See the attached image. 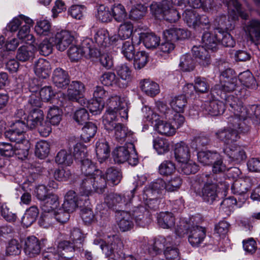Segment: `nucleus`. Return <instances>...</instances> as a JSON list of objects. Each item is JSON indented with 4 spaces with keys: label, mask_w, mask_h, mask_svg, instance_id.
<instances>
[{
    "label": "nucleus",
    "mask_w": 260,
    "mask_h": 260,
    "mask_svg": "<svg viewBox=\"0 0 260 260\" xmlns=\"http://www.w3.org/2000/svg\"><path fill=\"white\" fill-rule=\"evenodd\" d=\"M108 109L103 116V122L105 128L108 131H114V137L119 143H134L136 141L133 133L123 124L119 122V118H128V105L127 100L124 96H111L107 101Z\"/></svg>",
    "instance_id": "obj_1"
},
{
    "label": "nucleus",
    "mask_w": 260,
    "mask_h": 260,
    "mask_svg": "<svg viewBox=\"0 0 260 260\" xmlns=\"http://www.w3.org/2000/svg\"><path fill=\"white\" fill-rule=\"evenodd\" d=\"M212 94L219 96L225 100V104L229 106V111H239L242 100L249 95V92L239 85L238 80L236 78H231L229 80L223 81L220 84L215 85L211 88Z\"/></svg>",
    "instance_id": "obj_2"
},
{
    "label": "nucleus",
    "mask_w": 260,
    "mask_h": 260,
    "mask_svg": "<svg viewBox=\"0 0 260 260\" xmlns=\"http://www.w3.org/2000/svg\"><path fill=\"white\" fill-rule=\"evenodd\" d=\"M230 116L227 117L228 127L221 128L215 133L217 139L226 144V146L232 145L239 139V134L247 133L249 131L250 125L246 121H242L239 115L245 118L246 111H230Z\"/></svg>",
    "instance_id": "obj_3"
},
{
    "label": "nucleus",
    "mask_w": 260,
    "mask_h": 260,
    "mask_svg": "<svg viewBox=\"0 0 260 260\" xmlns=\"http://www.w3.org/2000/svg\"><path fill=\"white\" fill-rule=\"evenodd\" d=\"M199 182L204 184L201 191L203 200L210 204L218 198L220 192H223L225 195L230 186L225 179L217 174H202L199 177Z\"/></svg>",
    "instance_id": "obj_4"
},
{
    "label": "nucleus",
    "mask_w": 260,
    "mask_h": 260,
    "mask_svg": "<svg viewBox=\"0 0 260 260\" xmlns=\"http://www.w3.org/2000/svg\"><path fill=\"white\" fill-rule=\"evenodd\" d=\"M201 219L200 216H192L188 223L185 225H177L175 229L176 234L179 237H182L188 231V240L193 247H198L204 240L206 237V231L205 228L199 226Z\"/></svg>",
    "instance_id": "obj_5"
},
{
    "label": "nucleus",
    "mask_w": 260,
    "mask_h": 260,
    "mask_svg": "<svg viewBox=\"0 0 260 260\" xmlns=\"http://www.w3.org/2000/svg\"><path fill=\"white\" fill-rule=\"evenodd\" d=\"M107 180L102 171H96L92 175L83 179L80 184L82 196H88L92 191L103 193L107 187Z\"/></svg>",
    "instance_id": "obj_6"
},
{
    "label": "nucleus",
    "mask_w": 260,
    "mask_h": 260,
    "mask_svg": "<svg viewBox=\"0 0 260 260\" xmlns=\"http://www.w3.org/2000/svg\"><path fill=\"white\" fill-rule=\"evenodd\" d=\"M151 13L158 19H165L171 23L175 22L180 17L179 12L168 1L153 2L150 6Z\"/></svg>",
    "instance_id": "obj_7"
},
{
    "label": "nucleus",
    "mask_w": 260,
    "mask_h": 260,
    "mask_svg": "<svg viewBox=\"0 0 260 260\" xmlns=\"http://www.w3.org/2000/svg\"><path fill=\"white\" fill-rule=\"evenodd\" d=\"M74 147L73 155L75 159L78 160L81 162V170L82 173L85 175V178L91 176L96 171L97 169L95 165L88 158H86V148L81 143H76L75 142H70L69 147Z\"/></svg>",
    "instance_id": "obj_8"
},
{
    "label": "nucleus",
    "mask_w": 260,
    "mask_h": 260,
    "mask_svg": "<svg viewBox=\"0 0 260 260\" xmlns=\"http://www.w3.org/2000/svg\"><path fill=\"white\" fill-rule=\"evenodd\" d=\"M183 19L186 25L198 31L203 29H209L211 23L208 17L205 15H200L192 9H186L182 14Z\"/></svg>",
    "instance_id": "obj_9"
},
{
    "label": "nucleus",
    "mask_w": 260,
    "mask_h": 260,
    "mask_svg": "<svg viewBox=\"0 0 260 260\" xmlns=\"http://www.w3.org/2000/svg\"><path fill=\"white\" fill-rule=\"evenodd\" d=\"M115 162L123 163L126 161L132 166H136L139 162L134 143L126 142L124 146L117 147L113 152Z\"/></svg>",
    "instance_id": "obj_10"
},
{
    "label": "nucleus",
    "mask_w": 260,
    "mask_h": 260,
    "mask_svg": "<svg viewBox=\"0 0 260 260\" xmlns=\"http://www.w3.org/2000/svg\"><path fill=\"white\" fill-rule=\"evenodd\" d=\"M108 245L101 246V249L105 255L109 257L108 260H123L125 254L122 252L123 243L117 235L108 237Z\"/></svg>",
    "instance_id": "obj_11"
},
{
    "label": "nucleus",
    "mask_w": 260,
    "mask_h": 260,
    "mask_svg": "<svg viewBox=\"0 0 260 260\" xmlns=\"http://www.w3.org/2000/svg\"><path fill=\"white\" fill-rule=\"evenodd\" d=\"M163 184L162 179H158L145 187L142 194L143 200L153 201V204L150 206L151 207L155 208L158 206V199L165 193Z\"/></svg>",
    "instance_id": "obj_12"
},
{
    "label": "nucleus",
    "mask_w": 260,
    "mask_h": 260,
    "mask_svg": "<svg viewBox=\"0 0 260 260\" xmlns=\"http://www.w3.org/2000/svg\"><path fill=\"white\" fill-rule=\"evenodd\" d=\"M85 43L82 47L73 46L68 50V56L72 61H77L83 55H89L91 57H96L100 54V51L96 49L91 48L90 46H85Z\"/></svg>",
    "instance_id": "obj_13"
},
{
    "label": "nucleus",
    "mask_w": 260,
    "mask_h": 260,
    "mask_svg": "<svg viewBox=\"0 0 260 260\" xmlns=\"http://www.w3.org/2000/svg\"><path fill=\"white\" fill-rule=\"evenodd\" d=\"M128 212L136 223L141 226H145L150 222L149 211L142 203L137 206H134L132 209Z\"/></svg>",
    "instance_id": "obj_14"
},
{
    "label": "nucleus",
    "mask_w": 260,
    "mask_h": 260,
    "mask_svg": "<svg viewBox=\"0 0 260 260\" xmlns=\"http://www.w3.org/2000/svg\"><path fill=\"white\" fill-rule=\"evenodd\" d=\"M85 87L80 81H73L69 85L67 91L68 99L72 101H76L81 105L85 104V99L82 98L84 92Z\"/></svg>",
    "instance_id": "obj_15"
},
{
    "label": "nucleus",
    "mask_w": 260,
    "mask_h": 260,
    "mask_svg": "<svg viewBox=\"0 0 260 260\" xmlns=\"http://www.w3.org/2000/svg\"><path fill=\"white\" fill-rule=\"evenodd\" d=\"M227 106L223 102L213 100L205 102L201 106L203 114L205 115L216 116L223 113Z\"/></svg>",
    "instance_id": "obj_16"
},
{
    "label": "nucleus",
    "mask_w": 260,
    "mask_h": 260,
    "mask_svg": "<svg viewBox=\"0 0 260 260\" xmlns=\"http://www.w3.org/2000/svg\"><path fill=\"white\" fill-rule=\"evenodd\" d=\"M172 239L173 237L170 236L166 238L159 236L155 238L153 241H149L148 242V252L152 255H157L160 253L168 246V245L172 244Z\"/></svg>",
    "instance_id": "obj_17"
},
{
    "label": "nucleus",
    "mask_w": 260,
    "mask_h": 260,
    "mask_svg": "<svg viewBox=\"0 0 260 260\" xmlns=\"http://www.w3.org/2000/svg\"><path fill=\"white\" fill-rule=\"evenodd\" d=\"M74 37L67 30H61L56 33L53 41L56 48L60 51H64L74 40Z\"/></svg>",
    "instance_id": "obj_18"
},
{
    "label": "nucleus",
    "mask_w": 260,
    "mask_h": 260,
    "mask_svg": "<svg viewBox=\"0 0 260 260\" xmlns=\"http://www.w3.org/2000/svg\"><path fill=\"white\" fill-rule=\"evenodd\" d=\"M239 105L240 107L242 109L241 110L239 109V110L241 111L244 110L246 111L245 121H246V123L249 125L251 119L253 120V122L255 124H257L260 123V105H253L249 106L248 107H244L243 106L242 101L241 102V104ZM239 116L240 117L242 121H244V118H243L241 115H239Z\"/></svg>",
    "instance_id": "obj_19"
},
{
    "label": "nucleus",
    "mask_w": 260,
    "mask_h": 260,
    "mask_svg": "<svg viewBox=\"0 0 260 260\" xmlns=\"http://www.w3.org/2000/svg\"><path fill=\"white\" fill-rule=\"evenodd\" d=\"M84 206L83 200L78 197L76 192L73 190L69 191L64 197V201L62 206L66 211L73 212L78 207Z\"/></svg>",
    "instance_id": "obj_20"
},
{
    "label": "nucleus",
    "mask_w": 260,
    "mask_h": 260,
    "mask_svg": "<svg viewBox=\"0 0 260 260\" xmlns=\"http://www.w3.org/2000/svg\"><path fill=\"white\" fill-rule=\"evenodd\" d=\"M222 2L227 6L229 16L233 20H236L238 16L244 19L247 18L248 15L242 11L241 5L237 0H222Z\"/></svg>",
    "instance_id": "obj_21"
},
{
    "label": "nucleus",
    "mask_w": 260,
    "mask_h": 260,
    "mask_svg": "<svg viewBox=\"0 0 260 260\" xmlns=\"http://www.w3.org/2000/svg\"><path fill=\"white\" fill-rule=\"evenodd\" d=\"M165 38L173 42L184 40L190 36V32L187 29L178 27H172L164 32Z\"/></svg>",
    "instance_id": "obj_22"
},
{
    "label": "nucleus",
    "mask_w": 260,
    "mask_h": 260,
    "mask_svg": "<svg viewBox=\"0 0 260 260\" xmlns=\"http://www.w3.org/2000/svg\"><path fill=\"white\" fill-rule=\"evenodd\" d=\"M39 240L35 236L27 238L24 242V251L26 255L34 257L39 254L41 251Z\"/></svg>",
    "instance_id": "obj_23"
},
{
    "label": "nucleus",
    "mask_w": 260,
    "mask_h": 260,
    "mask_svg": "<svg viewBox=\"0 0 260 260\" xmlns=\"http://www.w3.org/2000/svg\"><path fill=\"white\" fill-rule=\"evenodd\" d=\"M70 142H75L76 143H77L75 139L72 138L68 142V147L69 149V151L65 149H61L57 153L55 157V161L58 165L69 166L72 164L73 159L71 154V151H72V149H74V147L72 146L70 148L69 143Z\"/></svg>",
    "instance_id": "obj_24"
},
{
    "label": "nucleus",
    "mask_w": 260,
    "mask_h": 260,
    "mask_svg": "<svg viewBox=\"0 0 260 260\" xmlns=\"http://www.w3.org/2000/svg\"><path fill=\"white\" fill-rule=\"evenodd\" d=\"M174 156L175 159L179 163L188 160L190 157L189 146L184 142L177 143L175 145Z\"/></svg>",
    "instance_id": "obj_25"
},
{
    "label": "nucleus",
    "mask_w": 260,
    "mask_h": 260,
    "mask_svg": "<svg viewBox=\"0 0 260 260\" xmlns=\"http://www.w3.org/2000/svg\"><path fill=\"white\" fill-rule=\"evenodd\" d=\"M76 249V246L70 241H63L58 243L57 250L60 258L68 260L73 257Z\"/></svg>",
    "instance_id": "obj_26"
},
{
    "label": "nucleus",
    "mask_w": 260,
    "mask_h": 260,
    "mask_svg": "<svg viewBox=\"0 0 260 260\" xmlns=\"http://www.w3.org/2000/svg\"><path fill=\"white\" fill-rule=\"evenodd\" d=\"M207 50L204 45L194 46L192 48V54L197 61L203 66L210 63V57Z\"/></svg>",
    "instance_id": "obj_27"
},
{
    "label": "nucleus",
    "mask_w": 260,
    "mask_h": 260,
    "mask_svg": "<svg viewBox=\"0 0 260 260\" xmlns=\"http://www.w3.org/2000/svg\"><path fill=\"white\" fill-rule=\"evenodd\" d=\"M223 152L232 161L240 162L246 158L244 151L235 143L226 146L223 149Z\"/></svg>",
    "instance_id": "obj_28"
},
{
    "label": "nucleus",
    "mask_w": 260,
    "mask_h": 260,
    "mask_svg": "<svg viewBox=\"0 0 260 260\" xmlns=\"http://www.w3.org/2000/svg\"><path fill=\"white\" fill-rule=\"evenodd\" d=\"M50 64L49 61L43 58H39L35 62L34 71L39 78L45 79L50 74Z\"/></svg>",
    "instance_id": "obj_29"
},
{
    "label": "nucleus",
    "mask_w": 260,
    "mask_h": 260,
    "mask_svg": "<svg viewBox=\"0 0 260 260\" xmlns=\"http://www.w3.org/2000/svg\"><path fill=\"white\" fill-rule=\"evenodd\" d=\"M250 186L251 180L249 178H238L232 184L231 190L235 194L241 195L245 193Z\"/></svg>",
    "instance_id": "obj_30"
},
{
    "label": "nucleus",
    "mask_w": 260,
    "mask_h": 260,
    "mask_svg": "<svg viewBox=\"0 0 260 260\" xmlns=\"http://www.w3.org/2000/svg\"><path fill=\"white\" fill-rule=\"evenodd\" d=\"M218 31L217 28L214 31V34H211L209 31H205L202 38V43L207 49L211 50L212 51H215L217 49V46L219 42Z\"/></svg>",
    "instance_id": "obj_31"
},
{
    "label": "nucleus",
    "mask_w": 260,
    "mask_h": 260,
    "mask_svg": "<svg viewBox=\"0 0 260 260\" xmlns=\"http://www.w3.org/2000/svg\"><path fill=\"white\" fill-rule=\"evenodd\" d=\"M29 115L26 119V123L28 128L34 129L38 126L44 119L42 110L35 108L27 112Z\"/></svg>",
    "instance_id": "obj_32"
},
{
    "label": "nucleus",
    "mask_w": 260,
    "mask_h": 260,
    "mask_svg": "<svg viewBox=\"0 0 260 260\" xmlns=\"http://www.w3.org/2000/svg\"><path fill=\"white\" fill-rule=\"evenodd\" d=\"M25 23L20 28L17 34L18 39L27 44H31L34 42V37L29 34L30 28L33 21L31 19H26Z\"/></svg>",
    "instance_id": "obj_33"
},
{
    "label": "nucleus",
    "mask_w": 260,
    "mask_h": 260,
    "mask_svg": "<svg viewBox=\"0 0 260 260\" xmlns=\"http://www.w3.org/2000/svg\"><path fill=\"white\" fill-rule=\"evenodd\" d=\"M92 41L101 48H106L110 45V36L106 29H101L94 31Z\"/></svg>",
    "instance_id": "obj_34"
},
{
    "label": "nucleus",
    "mask_w": 260,
    "mask_h": 260,
    "mask_svg": "<svg viewBox=\"0 0 260 260\" xmlns=\"http://www.w3.org/2000/svg\"><path fill=\"white\" fill-rule=\"evenodd\" d=\"M53 81L58 88H63L69 83L68 73L61 68H56L53 72Z\"/></svg>",
    "instance_id": "obj_35"
},
{
    "label": "nucleus",
    "mask_w": 260,
    "mask_h": 260,
    "mask_svg": "<svg viewBox=\"0 0 260 260\" xmlns=\"http://www.w3.org/2000/svg\"><path fill=\"white\" fill-rule=\"evenodd\" d=\"M139 40L142 41L147 48H155L160 43V38L153 32H141L139 34Z\"/></svg>",
    "instance_id": "obj_36"
},
{
    "label": "nucleus",
    "mask_w": 260,
    "mask_h": 260,
    "mask_svg": "<svg viewBox=\"0 0 260 260\" xmlns=\"http://www.w3.org/2000/svg\"><path fill=\"white\" fill-rule=\"evenodd\" d=\"M101 83L105 86H111L124 88L126 86V83H121L116 75L111 72L104 73L100 77Z\"/></svg>",
    "instance_id": "obj_37"
},
{
    "label": "nucleus",
    "mask_w": 260,
    "mask_h": 260,
    "mask_svg": "<svg viewBox=\"0 0 260 260\" xmlns=\"http://www.w3.org/2000/svg\"><path fill=\"white\" fill-rule=\"evenodd\" d=\"M141 90L147 95L154 96L159 92V87L157 83L149 79L142 80L140 82Z\"/></svg>",
    "instance_id": "obj_38"
},
{
    "label": "nucleus",
    "mask_w": 260,
    "mask_h": 260,
    "mask_svg": "<svg viewBox=\"0 0 260 260\" xmlns=\"http://www.w3.org/2000/svg\"><path fill=\"white\" fill-rule=\"evenodd\" d=\"M117 224L122 232L131 230L134 226L133 218L128 211H122L120 215Z\"/></svg>",
    "instance_id": "obj_39"
},
{
    "label": "nucleus",
    "mask_w": 260,
    "mask_h": 260,
    "mask_svg": "<svg viewBox=\"0 0 260 260\" xmlns=\"http://www.w3.org/2000/svg\"><path fill=\"white\" fill-rule=\"evenodd\" d=\"M155 130L161 135L171 136L176 133V127L170 121H158L154 125Z\"/></svg>",
    "instance_id": "obj_40"
},
{
    "label": "nucleus",
    "mask_w": 260,
    "mask_h": 260,
    "mask_svg": "<svg viewBox=\"0 0 260 260\" xmlns=\"http://www.w3.org/2000/svg\"><path fill=\"white\" fill-rule=\"evenodd\" d=\"M41 208L43 212H53L59 205L58 198L55 194H50L42 201Z\"/></svg>",
    "instance_id": "obj_41"
},
{
    "label": "nucleus",
    "mask_w": 260,
    "mask_h": 260,
    "mask_svg": "<svg viewBox=\"0 0 260 260\" xmlns=\"http://www.w3.org/2000/svg\"><path fill=\"white\" fill-rule=\"evenodd\" d=\"M95 151L100 162H102L108 158L110 151L107 142L105 140H101L97 142L95 145Z\"/></svg>",
    "instance_id": "obj_42"
},
{
    "label": "nucleus",
    "mask_w": 260,
    "mask_h": 260,
    "mask_svg": "<svg viewBox=\"0 0 260 260\" xmlns=\"http://www.w3.org/2000/svg\"><path fill=\"white\" fill-rule=\"evenodd\" d=\"M157 223L163 229H170L175 225V218L172 213L160 212L157 216Z\"/></svg>",
    "instance_id": "obj_43"
},
{
    "label": "nucleus",
    "mask_w": 260,
    "mask_h": 260,
    "mask_svg": "<svg viewBox=\"0 0 260 260\" xmlns=\"http://www.w3.org/2000/svg\"><path fill=\"white\" fill-rule=\"evenodd\" d=\"M198 159L203 165H210L215 159L219 158V153L216 151H200L198 153Z\"/></svg>",
    "instance_id": "obj_44"
},
{
    "label": "nucleus",
    "mask_w": 260,
    "mask_h": 260,
    "mask_svg": "<svg viewBox=\"0 0 260 260\" xmlns=\"http://www.w3.org/2000/svg\"><path fill=\"white\" fill-rule=\"evenodd\" d=\"M39 213V209L37 206L30 207L26 210L24 215L22 217V223L26 227L29 226L36 221Z\"/></svg>",
    "instance_id": "obj_45"
},
{
    "label": "nucleus",
    "mask_w": 260,
    "mask_h": 260,
    "mask_svg": "<svg viewBox=\"0 0 260 260\" xmlns=\"http://www.w3.org/2000/svg\"><path fill=\"white\" fill-rule=\"evenodd\" d=\"M164 183L163 190L165 193L166 191L173 192L177 191L181 186L183 180L179 176L171 177L167 182L162 180Z\"/></svg>",
    "instance_id": "obj_46"
},
{
    "label": "nucleus",
    "mask_w": 260,
    "mask_h": 260,
    "mask_svg": "<svg viewBox=\"0 0 260 260\" xmlns=\"http://www.w3.org/2000/svg\"><path fill=\"white\" fill-rule=\"evenodd\" d=\"M239 85H242L247 88H254L256 81L252 74L248 70L241 73L239 75Z\"/></svg>",
    "instance_id": "obj_47"
},
{
    "label": "nucleus",
    "mask_w": 260,
    "mask_h": 260,
    "mask_svg": "<svg viewBox=\"0 0 260 260\" xmlns=\"http://www.w3.org/2000/svg\"><path fill=\"white\" fill-rule=\"evenodd\" d=\"M147 8L143 4L134 5L131 9L128 17L130 19L137 21L142 19L146 14Z\"/></svg>",
    "instance_id": "obj_48"
},
{
    "label": "nucleus",
    "mask_w": 260,
    "mask_h": 260,
    "mask_svg": "<svg viewBox=\"0 0 260 260\" xmlns=\"http://www.w3.org/2000/svg\"><path fill=\"white\" fill-rule=\"evenodd\" d=\"M136 188L130 191H124L121 194L116 193L115 198H116L118 206L121 207L122 206H130V204H133L132 201L134 196V192ZM134 206L133 204H132Z\"/></svg>",
    "instance_id": "obj_49"
},
{
    "label": "nucleus",
    "mask_w": 260,
    "mask_h": 260,
    "mask_svg": "<svg viewBox=\"0 0 260 260\" xmlns=\"http://www.w3.org/2000/svg\"><path fill=\"white\" fill-rule=\"evenodd\" d=\"M30 148V143L27 140H24L19 143L15 144L14 146L15 153L20 159H23L28 154Z\"/></svg>",
    "instance_id": "obj_50"
},
{
    "label": "nucleus",
    "mask_w": 260,
    "mask_h": 260,
    "mask_svg": "<svg viewBox=\"0 0 260 260\" xmlns=\"http://www.w3.org/2000/svg\"><path fill=\"white\" fill-rule=\"evenodd\" d=\"M97 127L95 124L91 122L85 123L82 128V133L81 135L82 140L85 142H88L90 139L95 134Z\"/></svg>",
    "instance_id": "obj_51"
},
{
    "label": "nucleus",
    "mask_w": 260,
    "mask_h": 260,
    "mask_svg": "<svg viewBox=\"0 0 260 260\" xmlns=\"http://www.w3.org/2000/svg\"><path fill=\"white\" fill-rule=\"evenodd\" d=\"M171 112L170 110H168L165 113V117L173 125L175 126L176 129L178 128L184 123V117L179 113L180 112L174 111L173 113H171Z\"/></svg>",
    "instance_id": "obj_52"
},
{
    "label": "nucleus",
    "mask_w": 260,
    "mask_h": 260,
    "mask_svg": "<svg viewBox=\"0 0 260 260\" xmlns=\"http://www.w3.org/2000/svg\"><path fill=\"white\" fill-rule=\"evenodd\" d=\"M246 30L248 32L251 39L254 38L257 41H260V21L256 20H252L246 26Z\"/></svg>",
    "instance_id": "obj_53"
},
{
    "label": "nucleus",
    "mask_w": 260,
    "mask_h": 260,
    "mask_svg": "<svg viewBox=\"0 0 260 260\" xmlns=\"http://www.w3.org/2000/svg\"><path fill=\"white\" fill-rule=\"evenodd\" d=\"M122 178V174L119 169L111 167L106 171V179L107 181L113 185L119 184Z\"/></svg>",
    "instance_id": "obj_54"
},
{
    "label": "nucleus",
    "mask_w": 260,
    "mask_h": 260,
    "mask_svg": "<svg viewBox=\"0 0 260 260\" xmlns=\"http://www.w3.org/2000/svg\"><path fill=\"white\" fill-rule=\"evenodd\" d=\"M153 147L158 154H164L170 150L169 141L164 138H157L153 141Z\"/></svg>",
    "instance_id": "obj_55"
},
{
    "label": "nucleus",
    "mask_w": 260,
    "mask_h": 260,
    "mask_svg": "<svg viewBox=\"0 0 260 260\" xmlns=\"http://www.w3.org/2000/svg\"><path fill=\"white\" fill-rule=\"evenodd\" d=\"M217 31L218 33L217 37L223 46L226 47H233L235 46V41L230 33L220 28H217Z\"/></svg>",
    "instance_id": "obj_56"
},
{
    "label": "nucleus",
    "mask_w": 260,
    "mask_h": 260,
    "mask_svg": "<svg viewBox=\"0 0 260 260\" xmlns=\"http://www.w3.org/2000/svg\"><path fill=\"white\" fill-rule=\"evenodd\" d=\"M178 241H174L172 239V244L168 245L164 250V254L168 260H179V252L176 247Z\"/></svg>",
    "instance_id": "obj_57"
},
{
    "label": "nucleus",
    "mask_w": 260,
    "mask_h": 260,
    "mask_svg": "<svg viewBox=\"0 0 260 260\" xmlns=\"http://www.w3.org/2000/svg\"><path fill=\"white\" fill-rule=\"evenodd\" d=\"M175 165L171 160H164L158 167L159 173L164 176L171 175L175 172Z\"/></svg>",
    "instance_id": "obj_58"
},
{
    "label": "nucleus",
    "mask_w": 260,
    "mask_h": 260,
    "mask_svg": "<svg viewBox=\"0 0 260 260\" xmlns=\"http://www.w3.org/2000/svg\"><path fill=\"white\" fill-rule=\"evenodd\" d=\"M61 111L58 107H51L48 111L47 117L49 119L51 124L58 125L61 119Z\"/></svg>",
    "instance_id": "obj_59"
},
{
    "label": "nucleus",
    "mask_w": 260,
    "mask_h": 260,
    "mask_svg": "<svg viewBox=\"0 0 260 260\" xmlns=\"http://www.w3.org/2000/svg\"><path fill=\"white\" fill-rule=\"evenodd\" d=\"M96 17L102 22H108L112 19L111 10L104 5H100L97 8Z\"/></svg>",
    "instance_id": "obj_60"
},
{
    "label": "nucleus",
    "mask_w": 260,
    "mask_h": 260,
    "mask_svg": "<svg viewBox=\"0 0 260 260\" xmlns=\"http://www.w3.org/2000/svg\"><path fill=\"white\" fill-rule=\"evenodd\" d=\"M112 18L118 21L121 22L126 17V12L123 6L121 4H115L111 9Z\"/></svg>",
    "instance_id": "obj_61"
},
{
    "label": "nucleus",
    "mask_w": 260,
    "mask_h": 260,
    "mask_svg": "<svg viewBox=\"0 0 260 260\" xmlns=\"http://www.w3.org/2000/svg\"><path fill=\"white\" fill-rule=\"evenodd\" d=\"M187 99L183 95L174 98L170 102V106L174 111L182 112L186 105Z\"/></svg>",
    "instance_id": "obj_62"
},
{
    "label": "nucleus",
    "mask_w": 260,
    "mask_h": 260,
    "mask_svg": "<svg viewBox=\"0 0 260 260\" xmlns=\"http://www.w3.org/2000/svg\"><path fill=\"white\" fill-rule=\"evenodd\" d=\"M49 145L45 141L38 142L36 145L35 154L37 156L43 159L45 158L49 153Z\"/></svg>",
    "instance_id": "obj_63"
},
{
    "label": "nucleus",
    "mask_w": 260,
    "mask_h": 260,
    "mask_svg": "<svg viewBox=\"0 0 260 260\" xmlns=\"http://www.w3.org/2000/svg\"><path fill=\"white\" fill-rule=\"evenodd\" d=\"M179 171L185 175L196 173L199 170L198 166L189 159L186 162H180Z\"/></svg>",
    "instance_id": "obj_64"
}]
</instances>
